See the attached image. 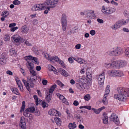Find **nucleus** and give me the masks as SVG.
Returning <instances> with one entry per match:
<instances>
[{
    "label": "nucleus",
    "mask_w": 129,
    "mask_h": 129,
    "mask_svg": "<svg viewBox=\"0 0 129 129\" xmlns=\"http://www.w3.org/2000/svg\"><path fill=\"white\" fill-rule=\"evenodd\" d=\"M117 93L114 95L115 98L120 101H124L129 96V89L122 87H118Z\"/></svg>",
    "instance_id": "nucleus-1"
},
{
    "label": "nucleus",
    "mask_w": 129,
    "mask_h": 129,
    "mask_svg": "<svg viewBox=\"0 0 129 129\" xmlns=\"http://www.w3.org/2000/svg\"><path fill=\"white\" fill-rule=\"evenodd\" d=\"M29 71L31 75L30 79H28L27 81L24 79H22V81L26 88L29 91L30 90V88L34 87V83L37 79L36 73L33 69L29 70Z\"/></svg>",
    "instance_id": "nucleus-2"
},
{
    "label": "nucleus",
    "mask_w": 129,
    "mask_h": 129,
    "mask_svg": "<svg viewBox=\"0 0 129 129\" xmlns=\"http://www.w3.org/2000/svg\"><path fill=\"white\" fill-rule=\"evenodd\" d=\"M108 73L110 76L113 77H120L123 75L122 72L114 70H109Z\"/></svg>",
    "instance_id": "nucleus-3"
},
{
    "label": "nucleus",
    "mask_w": 129,
    "mask_h": 129,
    "mask_svg": "<svg viewBox=\"0 0 129 129\" xmlns=\"http://www.w3.org/2000/svg\"><path fill=\"white\" fill-rule=\"evenodd\" d=\"M58 1L57 0H47L44 3V5H46L50 8H54L56 6Z\"/></svg>",
    "instance_id": "nucleus-4"
},
{
    "label": "nucleus",
    "mask_w": 129,
    "mask_h": 129,
    "mask_svg": "<svg viewBox=\"0 0 129 129\" xmlns=\"http://www.w3.org/2000/svg\"><path fill=\"white\" fill-rule=\"evenodd\" d=\"M44 3L42 4H38L32 7L31 10L33 11L44 10L46 8L44 6Z\"/></svg>",
    "instance_id": "nucleus-5"
},
{
    "label": "nucleus",
    "mask_w": 129,
    "mask_h": 129,
    "mask_svg": "<svg viewBox=\"0 0 129 129\" xmlns=\"http://www.w3.org/2000/svg\"><path fill=\"white\" fill-rule=\"evenodd\" d=\"M11 39L13 42L17 43L24 42V40L17 34H16L13 36Z\"/></svg>",
    "instance_id": "nucleus-6"
},
{
    "label": "nucleus",
    "mask_w": 129,
    "mask_h": 129,
    "mask_svg": "<svg viewBox=\"0 0 129 129\" xmlns=\"http://www.w3.org/2000/svg\"><path fill=\"white\" fill-rule=\"evenodd\" d=\"M110 120L114 122L116 124H118L120 122L118 116L115 114L112 113L110 117Z\"/></svg>",
    "instance_id": "nucleus-7"
},
{
    "label": "nucleus",
    "mask_w": 129,
    "mask_h": 129,
    "mask_svg": "<svg viewBox=\"0 0 129 129\" xmlns=\"http://www.w3.org/2000/svg\"><path fill=\"white\" fill-rule=\"evenodd\" d=\"M85 13L86 17L90 19H92L95 16L94 11L91 10H86Z\"/></svg>",
    "instance_id": "nucleus-8"
},
{
    "label": "nucleus",
    "mask_w": 129,
    "mask_h": 129,
    "mask_svg": "<svg viewBox=\"0 0 129 129\" xmlns=\"http://www.w3.org/2000/svg\"><path fill=\"white\" fill-rule=\"evenodd\" d=\"M105 78L104 73H102L98 78V83L100 85H102L104 84Z\"/></svg>",
    "instance_id": "nucleus-9"
},
{
    "label": "nucleus",
    "mask_w": 129,
    "mask_h": 129,
    "mask_svg": "<svg viewBox=\"0 0 129 129\" xmlns=\"http://www.w3.org/2000/svg\"><path fill=\"white\" fill-rule=\"evenodd\" d=\"M48 114L50 115L57 116H59L60 115L58 111L54 109H50L48 112Z\"/></svg>",
    "instance_id": "nucleus-10"
},
{
    "label": "nucleus",
    "mask_w": 129,
    "mask_h": 129,
    "mask_svg": "<svg viewBox=\"0 0 129 129\" xmlns=\"http://www.w3.org/2000/svg\"><path fill=\"white\" fill-rule=\"evenodd\" d=\"M53 60H54L55 61L58 62L61 66L64 68H65L64 64L63 61L60 60L56 56L53 57Z\"/></svg>",
    "instance_id": "nucleus-11"
},
{
    "label": "nucleus",
    "mask_w": 129,
    "mask_h": 129,
    "mask_svg": "<svg viewBox=\"0 0 129 129\" xmlns=\"http://www.w3.org/2000/svg\"><path fill=\"white\" fill-rule=\"evenodd\" d=\"M116 56L120 55L123 53V49L120 47H116Z\"/></svg>",
    "instance_id": "nucleus-12"
},
{
    "label": "nucleus",
    "mask_w": 129,
    "mask_h": 129,
    "mask_svg": "<svg viewBox=\"0 0 129 129\" xmlns=\"http://www.w3.org/2000/svg\"><path fill=\"white\" fill-rule=\"evenodd\" d=\"M112 63V69H119L118 60L114 61Z\"/></svg>",
    "instance_id": "nucleus-13"
},
{
    "label": "nucleus",
    "mask_w": 129,
    "mask_h": 129,
    "mask_svg": "<svg viewBox=\"0 0 129 129\" xmlns=\"http://www.w3.org/2000/svg\"><path fill=\"white\" fill-rule=\"evenodd\" d=\"M15 80L19 89L21 91H22L23 90V87L21 82L17 77L15 78Z\"/></svg>",
    "instance_id": "nucleus-14"
},
{
    "label": "nucleus",
    "mask_w": 129,
    "mask_h": 129,
    "mask_svg": "<svg viewBox=\"0 0 129 129\" xmlns=\"http://www.w3.org/2000/svg\"><path fill=\"white\" fill-rule=\"evenodd\" d=\"M118 61L119 68L126 66L127 64L126 62L124 60H118Z\"/></svg>",
    "instance_id": "nucleus-15"
},
{
    "label": "nucleus",
    "mask_w": 129,
    "mask_h": 129,
    "mask_svg": "<svg viewBox=\"0 0 129 129\" xmlns=\"http://www.w3.org/2000/svg\"><path fill=\"white\" fill-rule=\"evenodd\" d=\"M21 30L22 33H27L28 32L29 29L26 25H24L21 27Z\"/></svg>",
    "instance_id": "nucleus-16"
},
{
    "label": "nucleus",
    "mask_w": 129,
    "mask_h": 129,
    "mask_svg": "<svg viewBox=\"0 0 129 129\" xmlns=\"http://www.w3.org/2000/svg\"><path fill=\"white\" fill-rule=\"evenodd\" d=\"M102 8L101 11L103 14H109V8H105L104 6L102 7Z\"/></svg>",
    "instance_id": "nucleus-17"
},
{
    "label": "nucleus",
    "mask_w": 129,
    "mask_h": 129,
    "mask_svg": "<svg viewBox=\"0 0 129 129\" xmlns=\"http://www.w3.org/2000/svg\"><path fill=\"white\" fill-rule=\"evenodd\" d=\"M105 107L103 106L98 109H96L93 108H92V110L96 114H99L102 110L105 109Z\"/></svg>",
    "instance_id": "nucleus-18"
},
{
    "label": "nucleus",
    "mask_w": 129,
    "mask_h": 129,
    "mask_svg": "<svg viewBox=\"0 0 129 129\" xmlns=\"http://www.w3.org/2000/svg\"><path fill=\"white\" fill-rule=\"evenodd\" d=\"M26 64L27 68L29 70L34 69V64L32 62H30L28 61L26 63Z\"/></svg>",
    "instance_id": "nucleus-19"
},
{
    "label": "nucleus",
    "mask_w": 129,
    "mask_h": 129,
    "mask_svg": "<svg viewBox=\"0 0 129 129\" xmlns=\"http://www.w3.org/2000/svg\"><path fill=\"white\" fill-rule=\"evenodd\" d=\"M74 59L80 64L85 63L86 61L82 58H75Z\"/></svg>",
    "instance_id": "nucleus-20"
},
{
    "label": "nucleus",
    "mask_w": 129,
    "mask_h": 129,
    "mask_svg": "<svg viewBox=\"0 0 129 129\" xmlns=\"http://www.w3.org/2000/svg\"><path fill=\"white\" fill-rule=\"evenodd\" d=\"M74 117L76 118L79 122H82L83 119L80 114H76L74 115Z\"/></svg>",
    "instance_id": "nucleus-21"
},
{
    "label": "nucleus",
    "mask_w": 129,
    "mask_h": 129,
    "mask_svg": "<svg viewBox=\"0 0 129 129\" xmlns=\"http://www.w3.org/2000/svg\"><path fill=\"white\" fill-rule=\"evenodd\" d=\"M44 56L45 58L48 60L52 61L53 60V57H51L48 53H44Z\"/></svg>",
    "instance_id": "nucleus-22"
},
{
    "label": "nucleus",
    "mask_w": 129,
    "mask_h": 129,
    "mask_svg": "<svg viewBox=\"0 0 129 129\" xmlns=\"http://www.w3.org/2000/svg\"><path fill=\"white\" fill-rule=\"evenodd\" d=\"M52 94L47 92V93L46 96V99L48 102L49 103L50 101Z\"/></svg>",
    "instance_id": "nucleus-23"
},
{
    "label": "nucleus",
    "mask_w": 129,
    "mask_h": 129,
    "mask_svg": "<svg viewBox=\"0 0 129 129\" xmlns=\"http://www.w3.org/2000/svg\"><path fill=\"white\" fill-rule=\"evenodd\" d=\"M79 79L80 81L82 82V83L85 84V85H86V84L88 82V80L85 77H82V78H80Z\"/></svg>",
    "instance_id": "nucleus-24"
},
{
    "label": "nucleus",
    "mask_w": 129,
    "mask_h": 129,
    "mask_svg": "<svg viewBox=\"0 0 129 129\" xmlns=\"http://www.w3.org/2000/svg\"><path fill=\"white\" fill-rule=\"evenodd\" d=\"M54 120L57 125L58 126H60L61 122L60 119L58 117H55Z\"/></svg>",
    "instance_id": "nucleus-25"
},
{
    "label": "nucleus",
    "mask_w": 129,
    "mask_h": 129,
    "mask_svg": "<svg viewBox=\"0 0 129 129\" xmlns=\"http://www.w3.org/2000/svg\"><path fill=\"white\" fill-rule=\"evenodd\" d=\"M84 85L83 83H79L77 85V87L80 90H82L85 88V85Z\"/></svg>",
    "instance_id": "nucleus-26"
},
{
    "label": "nucleus",
    "mask_w": 129,
    "mask_h": 129,
    "mask_svg": "<svg viewBox=\"0 0 129 129\" xmlns=\"http://www.w3.org/2000/svg\"><path fill=\"white\" fill-rule=\"evenodd\" d=\"M61 23H67L66 20V16L64 14H63L61 17Z\"/></svg>",
    "instance_id": "nucleus-27"
},
{
    "label": "nucleus",
    "mask_w": 129,
    "mask_h": 129,
    "mask_svg": "<svg viewBox=\"0 0 129 129\" xmlns=\"http://www.w3.org/2000/svg\"><path fill=\"white\" fill-rule=\"evenodd\" d=\"M76 127V125L75 122L73 123H70L69 125V127L70 129H74Z\"/></svg>",
    "instance_id": "nucleus-28"
},
{
    "label": "nucleus",
    "mask_w": 129,
    "mask_h": 129,
    "mask_svg": "<svg viewBox=\"0 0 129 129\" xmlns=\"http://www.w3.org/2000/svg\"><path fill=\"white\" fill-rule=\"evenodd\" d=\"M30 112L27 109H26L24 111L23 115L26 117H30Z\"/></svg>",
    "instance_id": "nucleus-29"
},
{
    "label": "nucleus",
    "mask_w": 129,
    "mask_h": 129,
    "mask_svg": "<svg viewBox=\"0 0 129 129\" xmlns=\"http://www.w3.org/2000/svg\"><path fill=\"white\" fill-rule=\"evenodd\" d=\"M34 98L36 101V105H38L39 104V103H41L42 101L40 99L39 100L37 95H34Z\"/></svg>",
    "instance_id": "nucleus-30"
},
{
    "label": "nucleus",
    "mask_w": 129,
    "mask_h": 129,
    "mask_svg": "<svg viewBox=\"0 0 129 129\" xmlns=\"http://www.w3.org/2000/svg\"><path fill=\"white\" fill-rule=\"evenodd\" d=\"M112 48L109 49L108 51L107 52V54L110 56H113V53Z\"/></svg>",
    "instance_id": "nucleus-31"
},
{
    "label": "nucleus",
    "mask_w": 129,
    "mask_h": 129,
    "mask_svg": "<svg viewBox=\"0 0 129 129\" xmlns=\"http://www.w3.org/2000/svg\"><path fill=\"white\" fill-rule=\"evenodd\" d=\"M56 87V84H54L50 88L49 90V92H48L52 94L53 91H54V89Z\"/></svg>",
    "instance_id": "nucleus-32"
},
{
    "label": "nucleus",
    "mask_w": 129,
    "mask_h": 129,
    "mask_svg": "<svg viewBox=\"0 0 129 129\" xmlns=\"http://www.w3.org/2000/svg\"><path fill=\"white\" fill-rule=\"evenodd\" d=\"M11 89L13 92L15 94H16L18 95L19 94L18 92V90L17 88H12Z\"/></svg>",
    "instance_id": "nucleus-33"
},
{
    "label": "nucleus",
    "mask_w": 129,
    "mask_h": 129,
    "mask_svg": "<svg viewBox=\"0 0 129 129\" xmlns=\"http://www.w3.org/2000/svg\"><path fill=\"white\" fill-rule=\"evenodd\" d=\"M60 71H61L62 73L61 74L62 75H63L65 77H67L69 76V75L68 74V73L65 70H62L61 69H60Z\"/></svg>",
    "instance_id": "nucleus-34"
},
{
    "label": "nucleus",
    "mask_w": 129,
    "mask_h": 129,
    "mask_svg": "<svg viewBox=\"0 0 129 129\" xmlns=\"http://www.w3.org/2000/svg\"><path fill=\"white\" fill-rule=\"evenodd\" d=\"M103 123L105 124H107L108 123V117L106 115H104V117H103Z\"/></svg>",
    "instance_id": "nucleus-35"
},
{
    "label": "nucleus",
    "mask_w": 129,
    "mask_h": 129,
    "mask_svg": "<svg viewBox=\"0 0 129 129\" xmlns=\"http://www.w3.org/2000/svg\"><path fill=\"white\" fill-rule=\"evenodd\" d=\"M10 55L12 56H14L16 54V51L14 49L12 48L10 50Z\"/></svg>",
    "instance_id": "nucleus-36"
},
{
    "label": "nucleus",
    "mask_w": 129,
    "mask_h": 129,
    "mask_svg": "<svg viewBox=\"0 0 129 129\" xmlns=\"http://www.w3.org/2000/svg\"><path fill=\"white\" fill-rule=\"evenodd\" d=\"M120 22L121 23L122 25H125L127 24L129 22V19H126L125 20L124 19H122L120 20Z\"/></svg>",
    "instance_id": "nucleus-37"
},
{
    "label": "nucleus",
    "mask_w": 129,
    "mask_h": 129,
    "mask_svg": "<svg viewBox=\"0 0 129 129\" xmlns=\"http://www.w3.org/2000/svg\"><path fill=\"white\" fill-rule=\"evenodd\" d=\"M105 67L108 69L112 68V63H106L104 64Z\"/></svg>",
    "instance_id": "nucleus-38"
},
{
    "label": "nucleus",
    "mask_w": 129,
    "mask_h": 129,
    "mask_svg": "<svg viewBox=\"0 0 129 129\" xmlns=\"http://www.w3.org/2000/svg\"><path fill=\"white\" fill-rule=\"evenodd\" d=\"M125 55L126 57L129 58V48H127L125 49L124 51Z\"/></svg>",
    "instance_id": "nucleus-39"
},
{
    "label": "nucleus",
    "mask_w": 129,
    "mask_h": 129,
    "mask_svg": "<svg viewBox=\"0 0 129 129\" xmlns=\"http://www.w3.org/2000/svg\"><path fill=\"white\" fill-rule=\"evenodd\" d=\"M84 98L86 101H89L90 99V96L89 94H87L84 96Z\"/></svg>",
    "instance_id": "nucleus-40"
},
{
    "label": "nucleus",
    "mask_w": 129,
    "mask_h": 129,
    "mask_svg": "<svg viewBox=\"0 0 129 129\" xmlns=\"http://www.w3.org/2000/svg\"><path fill=\"white\" fill-rule=\"evenodd\" d=\"M25 107V102L24 101H23L22 102V106L20 110V112H22L24 110Z\"/></svg>",
    "instance_id": "nucleus-41"
},
{
    "label": "nucleus",
    "mask_w": 129,
    "mask_h": 129,
    "mask_svg": "<svg viewBox=\"0 0 129 129\" xmlns=\"http://www.w3.org/2000/svg\"><path fill=\"white\" fill-rule=\"evenodd\" d=\"M110 90V86L109 85H107L106 87L105 93L109 94Z\"/></svg>",
    "instance_id": "nucleus-42"
},
{
    "label": "nucleus",
    "mask_w": 129,
    "mask_h": 129,
    "mask_svg": "<svg viewBox=\"0 0 129 129\" xmlns=\"http://www.w3.org/2000/svg\"><path fill=\"white\" fill-rule=\"evenodd\" d=\"M6 62V60L5 58H2L0 59V63L3 65Z\"/></svg>",
    "instance_id": "nucleus-43"
},
{
    "label": "nucleus",
    "mask_w": 129,
    "mask_h": 129,
    "mask_svg": "<svg viewBox=\"0 0 129 129\" xmlns=\"http://www.w3.org/2000/svg\"><path fill=\"white\" fill-rule=\"evenodd\" d=\"M48 68L50 71H54L55 70V68L52 65L50 64L48 66Z\"/></svg>",
    "instance_id": "nucleus-44"
},
{
    "label": "nucleus",
    "mask_w": 129,
    "mask_h": 129,
    "mask_svg": "<svg viewBox=\"0 0 129 129\" xmlns=\"http://www.w3.org/2000/svg\"><path fill=\"white\" fill-rule=\"evenodd\" d=\"M44 6L46 8L44 9V10L46 9V10H45L44 11V13L45 14H47L48 13V12L50 10V8L46 5H44Z\"/></svg>",
    "instance_id": "nucleus-45"
},
{
    "label": "nucleus",
    "mask_w": 129,
    "mask_h": 129,
    "mask_svg": "<svg viewBox=\"0 0 129 129\" xmlns=\"http://www.w3.org/2000/svg\"><path fill=\"white\" fill-rule=\"evenodd\" d=\"M19 125L21 129H25L26 127V123H20Z\"/></svg>",
    "instance_id": "nucleus-46"
},
{
    "label": "nucleus",
    "mask_w": 129,
    "mask_h": 129,
    "mask_svg": "<svg viewBox=\"0 0 129 129\" xmlns=\"http://www.w3.org/2000/svg\"><path fill=\"white\" fill-rule=\"evenodd\" d=\"M41 103H42V106L44 108H45L46 107H47L48 106V104L44 101H42Z\"/></svg>",
    "instance_id": "nucleus-47"
},
{
    "label": "nucleus",
    "mask_w": 129,
    "mask_h": 129,
    "mask_svg": "<svg viewBox=\"0 0 129 129\" xmlns=\"http://www.w3.org/2000/svg\"><path fill=\"white\" fill-rule=\"evenodd\" d=\"M8 15V12L6 11H4L3 12L2 16L3 17H6Z\"/></svg>",
    "instance_id": "nucleus-48"
},
{
    "label": "nucleus",
    "mask_w": 129,
    "mask_h": 129,
    "mask_svg": "<svg viewBox=\"0 0 129 129\" xmlns=\"http://www.w3.org/2000/svg\"><path fill=\"white\" fill-rule=\"evenodd\" d=\"M118 26L116 23L114 25L111 26V28L115 30L119 28Z\"/></svg>",
    "instance_id": "nucleus-49"
},
{
    "label": "nucleus",
    "mask_w": 129,
    "mask_h": 129,
    "mask_svg": "<svg viewBox=\"0 0 129 129\" xmlns=\"http://www.w3.org/2000/svg\"><path fill=\"white\" fill-rule=\"evenodd\" d=\"M56 95L58 97L60 100L61 101L64 98V96L63 95L60 94L59 93H57Z\"/></svg>",
    "instance_id": "nucleus-50"
},
{
    "label": "nucleus",
    "mask_w": 129,
    "mask_h": 129,
    "mask_svg": "<svg viewBox=\"0 0 129 129\" xmlns=\"http://www.w3.org/2000/svg\"><path fill=\"white\" fill-rule=\"evenodd\" d=\"M30 112L33 113L35 110V109L34 107H30L27 109Z\"/></svg>",
    "instance_id": "nucleus-51"
},
{
    "label": "nucleus",
    "mask_w": 129,
    "mask_h": 129,
    "mask_svg": "<svg viewBox=\"0 0 129 129\" xmlns=\"http://www.w3.org/2000/svg\"><path fill=\"white\" fill-rule=\"evenodd\" d=\"M62 28L63 31L66 30L67 27V23H62Z\"/></svg>",
    "instance_id": "nucleus-52"
},
{
    "label": "nucleus",
    "mask_w": 129,
    "mask_h": 129,
    "mask_svg": "<svg viewBox=\"0 0 129 129\" xmlns=\"http://www.w3.org/2000/svg\"><path fill=\"white\" fill-rule=\"evenodd\" d=\"M108 11L109 14H110L114 12L115 11V9L114 8H110V9H109V8Z\"/></svg>",
    "instance_id": "nucleus-53"
},
{
    "label": "nucleus",
    "mask_w": 129,
    "mask_h": 129,
    "mask_svg": "<svg viewBox=\"0 0 129 129\" xmlns=\"http://www.w3.org/2000/svg\"><path fill=\"white\" fill-rule=\"evenodd\" d=\"M20 2L18 0H15L13 2V4L15 5H19L20 4Z\"/></svg>",
    "instance_id": "nucleus-54"
},
{
    "label": "nucleus",
    "mask_w": 129,
    "mask_h": 129,
    "mask_svg": "<svg viewBox=\"0 0 129 129\" xmlns=\"http://www.w3.org/2000/svg\"><path fill=\"white\" fill-rule=\"evenodd\" d=\"M86 75L87 78L89 79L91 78V75L90 73L89 72H86Z\"/></svg>",
    "instance_id": "nucleus-55"
},
{
    "label": "nucleus",
    "mask_w": 129,
    "mask_h": 129,
    "mask_svg": "<svg viewBox=\"0 0 129 129\" xmlns=\"http://www.w3.org/2000/svg\"><path fill=\"white\" fill-rule=\"evenodd\" d=\"M33 60H34L35 62V63L37 64H38L39 63V62L38 61V58H37L36 57H34V58L33 59Z\"/></svg>",
    "instance_id": "nucleus-56"
},
{
    "label": "nucleus",
    "mask_w": 129,
    "mask_h": 129,
    "mask_svg": "<svg viewBox=\"0 0 129 129\" xmlns=\"http://www.w3.org/2000/svg\"><path fill=\"white\" fill-rule=\"evenodd\" d=\"M62 101L63 103H64L67 105L69 104V103L67 101V100L64 97L63 99H62Z\"/></svg>",
    "instance_id": "nucleus-57"
},
{
    "label": "nucleus",
    "mask_w": 129,
    "mask_h": 129,
    "mask_svg": "<svg viewBox=\"0 0 129 129\" xmlns=\"http://www.w3.org/2000/svg\"><path fill=\"white\" fill-rule=\"evenodd\" d=\"M66 113L67 114V117L68 118H70L71 117V114L69 112V110L67 109V110L66 111Z\"/></svg>",
    "instance_id": "nucleus-58"
},
{
    "label": "nucleus",
    "mask_w": 129,
    "mask_h": 129,
    "mask_svg": "<svg viewBox=\"0 0 129 129\" xmlns=\"http://www.w3.org/2000/svg\"><path fill=\"white\" fill-rule=\"evenodd\" d=\"M113 56H116V47L112 48Z\"/></svg>",
    "instance_id": "nucleus-59"
},
{
    "label": "nucleus",
    "mask_w": 129,
    "mask_h": 129,
    "mask_svg": "<svg viewBox=\"0 0 129 129\" xmlns=\"http://www.w3.org/2000/svg\"><path fill=\"white\" fill-rule=\"evenodd\" d=\"M57 83L61 87H62L64 85L59 80H57Z\"/></svg>",
    "instance_id": "nucleus-60"
},
{
    "label": "nucleus",
    "mask_w": 129,
    "mask_h": 129,
    "mask_svg": "<svg viewBox=\"0 0 129 129\" xmlns=\"http://www.w3.org/2000/svg\"><path fill=\"white\" fill-rule=\"evenodd\" d=\"M25 57L28 59L30 60H33V59L34 58V57H32L30 55L29 56H26Z\"/></svg>",
    "instance_id": "nucleus-61"
},
{
    "label": "nucleus",
    "mask_w": 129,
    "mask_h": 129,
    "mask_svg": "<svg viewBox=\"0 0 129 129\" xmlns=\"http://www.w3.org/2000/svg\"><path fill=\"white\" fill-rule=\"evenodd\" d=\"M18 27H11L10 29V31L12 32H14L16 29H17Z\"/></svg>",
    "instance_id": "nucleus-62"
},
{
    "label": "nucleus",
    "mask_w": 129,
    "mask_h": 129,
    "mask_svg": "<svg viewBox=\"0 0 129 129\" xmlns=\"http://www.w3.org/2000/svg\"><path fill=\"white\" fill-rule=\"evenodd\" d=\"M23 123H25V120L24 118L21 117V118L20 123L22 124Z\"/></svg>",
    "instance_id": "nucleus-63"
},
{
    "label": "nucleus",
    "mask_w": 129,
    "mask_h": 129,
    "mask_svg": "<svg viewBox=\"0 0 129 129\" xmlns=\"http://www.w3.org/2000/svg\"><path fill=\"white\" fill-rule=\"evenodd\" d=\"M89 33L92 36H93L95 34V30H92L90 31Z\"/></svg>",
    "instance_id": "nucleus-64"
}]
</instances>
